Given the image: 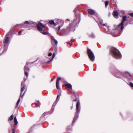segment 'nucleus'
<instances>
[{"label":"nucleus","instance_id":"3","mask_svg":"<svg viewBox=\"0 0 133 133\" xmlns=\"http://www.w3.org/2000/svg\"><path fill=\"white\" fill-rule=\"evenodd\" d=\"M133 20V18L130 17L129 16H127L125 15L123 16L121 22L117 25V27L118 29H120L122 30L124 28L123 26L124 23L126 21H128L130 23Z\"/></svg>","mask_w":133,"mask_h":133},{"label":"nucleus","instance_id":"37","mask_svg":"<svg viewBox=\"0 0 133 133\" xmlns=\"http://www.w3.org/2000/svg\"><path fill=\"white\" fill-rule=\"evenodd\" d=\"M73 107L72 106L71 107V108H70V109L71 110L72 109V108H73Z\"/></svg>","mask_w":133,"mask_h":133},{"label":"nucleus","instance_id":"44","mask_svg":"<svg viewBox=\"0 0 133 133\" xmlns=\"http://www.w3.org/2000/svg\"><path fill=\"white\" fill-rule=\"evenodd\" d=\"M28 30H30V28H29L28 29Z\"/></svg>","mask_w":133,"mask_h":133},{"label":"nucleus","instance_id":"12","mask_svg":"<svg viewBox=\"0 0 133 133\" xmlns=\"http://www.w3.org/2000/svg\"><path fill=\"white\" fill-rule=\"evenodd\" d=\"M22 24V26L23 28H26L27 27V25H30L31 24H33L34 25H35L36 24V23L34 22L31 21L30 22H29L28 21H26L24 23H23Z\"/></svg>","mask_w":133,"mask_h":133},{"label":"nucleus","instance_id":"26","mask_svg":"<svg viewBox=\"0 0 133 133\" xmlns=\"http://www.w3.org/2000/svg\"><path fill=\"white\" fill-rule=\"evenodd\" d=\"M128 15L132 17H133V13H129L128 14Z\"/></svg>","mask_w":133,"mask_h":133},{"label":"nucleus","instance_id":"43","mask_svg":"<svg viewBox=\"0 0 133 133\" xmlns=\"http://www.w3.org/2000/svg\"><path fill=\"white\" fill-rule=\"evenodd\" d=\"M71 41H72V42H73V41H73V40H72V39H71Z\"/></svg>","mask_w":133,"mask_h":133},{"label":"nucleus","instance_id":"19","mask_svg":"<svg viewBox=\"0 0 133 133\" xmlns=\"http://www.w3.org/2000/svg\"><path fill=\"white\" fill-rule=\"evenodd\" d=\"M22 24H17L14 27V28H22Z\"/></svg>","mask_w":133,"mask_h":133},{"label":"nucleus","instance_id":"8","mask_svg":"<svg viewBox=\"0 0 133 133\" xmlns=\"http://www.w3.org/2000/svg\"><path fill=\"white\" fill-rule=\"evenodd\" d=\"M36 26L37 30L43 35H46L49 34L48 32L43 31V29L44 28V26L42 23L40 22L38 24L36 25Z\"/></svg>","mask_w":133,"mask_h":133},{"label":"nucleus","instance_id":"18","mask_svg":"<svg viewBox=\"0 0 133 133\" xmlns=\"http://www.w3.org/2000/svg\"><path fill=\"white\" fill-rule=\"evenodd\" d=\"M59 95H57V98H56V101L55 102L53 103V105H52V107L55 106H56V105L58 101L59 100V98L58 99H58L59 98Z\"/></svg>","mask_w":133,"mask_h":133},{"label":"nucleus","instance_id":"24","mask_svg":"<svg viewBox=\"0 0 133 133\" xmlns=\"http://www.w3.org/2000/svg\"><path fill=\"white\" fill-rule=\"evenodd\" d=\"M51 39L52 40H53V39L52 38ZM53 40L54 41V42L55 43V44L56 45H57V44H58V41H57L56 39L55 38H54L53 39Z\"/></svg>","mask_w":133,"mask_h":133},{"label":"nucleus","instance_id":"21","mask_svg":"<svg viewBox=\"0 0 133 133\" xmlns=\"http://www.w3.org/2000/svg\"><path fill=\"white\" fill-rule=\"evenodd\" d=\"M99 21L100 24L102 26H106V25H107V24H103V21L102 19H100Z\"/></svg>","mask_w":133,"mask_h":133},{"label":"nucleus","instance_id":"22","mask_svg":"<svg viewBox=\"0 0 133 133\" xmlns=\"http://www.w3.org/2000/svg\"><path fill=\"white\" fill-rule=\"evenodd\" d=\"M14 120L15 124V125H17L18 123V122L17 119L16 118V117H14Z\"/></svg>","mask_w":133,"mask_h":133},{"label":"nucleus","instance_id":"1","mask_svg":"<svg viewBox=\"0 0 133 133\" xmlns=\"http://www.w3.org/2000/svg\"><path fill=\"white\" fill-rule=\"evenodd\" d=\"M114 76L118 78H125L129 81H131L132 80L131 75L127 72H125L123 74L122 72L118 70H116L115 72H112Z\"/></svg>","mask_w":133,"mask_h":133},{"label":"nucleus","instance_id":"42","mask_svg":"<svg viewBox=\"0 0 133 133\" xmlns=\"http://www.w3.org/2000/svg\"><path fill=\"white\" fill-rule=\"evenodd\" d=\"M24 81H25V80H26V79H25V78H24Z\"/></svg>","mask_w":133,"mask_h":133},{"label":"nucleus","instance_id":"23","mask_svg":"<svg viewBox=\"0 0 133 133\" xmlns=\"http://www.w3.org/2000/svg\"><path fill=\"white\" fill-rule=\"evenodd\" d=\"M89 36L91 37L92 38H95V35L93 33H91V34H90L89 35Z\"/></svg>","mask_w":133,"mask_h":133},{"label":"nucleus","instance_id":"6","mask_svg":"<svg viewBox=\"0 0 133 133\" xmlns=\"http://www.w3.org/2000/svg\"><path fill=\"white\" fill-rule=\"evenodd\" d=\"M21 93L19 96V98L17 101L16 104V107H17L18 106V104L19 102L20 101V98H22L24 96L26 92V91H24L23 93V94H22V92L24 91V90L25 89L26 87L25 85V84L24 81H23L21 82Z\"/></svg>","mask_w":133,"mask_h":133},{"label":"nucleus","instance_id":"16","mask_svg":"<svg viewBox=\"0 0 133 133\" xmlns=\"http://www.w3.org/2000/svg\"><path fill=\"white\" fill-rule=\"evenodd\" d=\"M113 15L116 18H117L118 17V14L116 11H114L113 12Z\"/></svg>","mask_w":133,"mask_h":133},{"label":"nucleus","instance_id":"9","mask_svg":"<svg viewBox=\"0 0 133 133\" xmlns=\"http://www.w3.org/2000/svg\"><path fill=\"white\" fill-rule=\"evenodd\" d=\"M8 34H7L5 36L4 41V49L3 51V52H5L7 50L8 47V45L7 44L9 41V38L8 37Z\"/></svg>","mask_w":133,"mask_h":133},{"label":"nucleus","instance_id":"35","mask_svg":"<svg viewBox=\"0 0 133 133\" xmlns=\"http://www.w3.org/2000/svg\"><path fill=\"white\" fill-rule=\"evenodd\" d=\"M12 133H15V131L12 129Z\"/></svg>","mask_w":133,"mask_h":133},{"label":"nucleus","instance_id":"36","mask_svg":"<svg viewBox=\"0 0 133 133\" xmlns=\"http://www.w3.org/2000/svg\"><path fill=\"white\" fill-rule=\"evenodd\" d=\"M46 114V112H45L42 115V116H44L45 114Z\"/></svg>","mask_w":133,"mask_h":133},{"label":"nucleus","instance_id":"5","mask_svg":"<svg viewBox=\"0 0 133 133\" xmlns=\"http://www.w3.org/2000/svg\"><path fill=\"white\" fill-rule=\"evenodd\" d=\"M76 112L73 118L72 123V126H73L74 125V124L75 123V122L77 120L78 117L79 112L80 110V103L79 101L76 104Z\"/></svg>","mask_w":133,"mask_h":133},{"label":"nucleus","instance_id":"17","mask_svg":"<svg viewBox=\"0 0 133 133\" xmlns=\"http://www.w3.org/2000/svg\"><path fill=\"white\" fill-rule=\"evenodd\" d=\"M48 24L49 25H54V26H56L57 25L55 23L54 21L52 20L50 21L48 23Z\"/></svg>","mask_w":133,"mask_h":133},{"label":"nucleus","instance_id":"13","mask_svg":"<svg viewBox=\"0 0 133 133\" xmlns=\"http://www.w3.org/2000/svg\"><path fill=\"white\" fill-rule=\"evenodd\" d=\"M60 23H61V24L59 26L57 29V34H59V30H60V28L62 27L63 26L64 23V22L63 21L60 20Z\"/></svg>","mask_w":133,"mask_h":133},{"label":"nucleus","instance_id":"28","mask_svg":"<svg viewBox=\"0 0 133 133\" xmlns=\"http://www.w3.org/2000/svg\"><path fill=\"white\" fill-rule=\"evenodd\" d=\"M129 85L131 88H133V83L132 82H130Z\"/></svg>","mask_w":133,"mask_h":133},{"label":"nucleus","instance_id":"27","mask_svg":"<svg viewBox=\"0 0 133 133\" xmlns=\"http://www.w3.org/2000/svg\"><path fill=\"white\" fill-rule=\"evenodd\" d=\"M109 2L108 1H106L105 3V6L106 7L109 4Z\"/></svg>","mask_w":133,"mask_h":133},{"label":"nucleus","instance_id":"10","mask_svg":"<svg viewBox=\"0 0 133 133\" xmlns=\"http://www.w3.org/2000/svg\"><path fill=\"white\" fill-rule=\"evenodd\" d=\"M87 52L90 60L92 61H94L95 59V56L92 51L90 49L88 48Z\"/></svg>","mask_w":133,"mask_h":133},{"label":"nucleus","instance_id":"45","mask_svg":"<svg viewBox=\"0 0 133 133\" xmlns=\"http://www.w3.org/2000/svg\"><path fill=\"white\" fill-rule=\"evenodd\" d=\"M116 36V35H114V36Z\"/></svg>","mask_w":133,"mask_h":133},{"label":"nucleus","instance_id":"7","mask_svg":"<svg viewBox=\"0 0 133 133\" xmlns=\"http://www.w3.org/2000/svg\"><path fill=\"white\" fill-rule=\"evenodd\" d=\"M76 7L74 10L75 15V18L73 21V23L74 24H78L80 21V16L79 13L78 12L76 14Z\"/></svg>","mask_w":133,"mask_h":133},{"label":"nucleus","instance_id":"15","mask_svg":"<svg viewBox=\"0 0 133 133\" xmlns=\"http://www.w3.org/2000/svg\"><path fill=\"white\" fill-rule=\"evenodd\" d=\"M88 12L91 15H94L95 14V10L92 9H89L88 10Z\"/></svg>","mask_w":133,"mask_h":133},{"label":"nucleus","instance_id":"40","mask_svg":"<svg viewBox=\"0 0 133 133\" xmlns=\"http://www.w3.org/2000/svg\"><path fill=\"white\" fill-rule=\"evenodd\" d=\"M127 25V24L125 25V24L124 25L125 26H126Z\"/></svg>","mask_w":133,"mask_h":133},{"label":"nucleus","instance_id":"41","mask_svg":"<svg viewBox=\"0 0 133 133\" xmlns=\"http://www.w3.org/2000/svg\"><path fill=\"white\" fill-rule=\"evenodd\" d=\"M108 30H109V26H108Z\"/></svg>","mask_w":133,"mask_h":133},{"label":"nucleus","instance_id":"20","mask_svg":"<svg viewBox=\"0 0 133 133\" xmlns=\"http://www.w3.org/2000/svg\"><path fill=\"white\" fill-rule=\"evenodd\" d=\"M65 86L69 89H72V86L70 84H65Z\"/></svg>","mask_w":133,"mask_h":133},{"label":"nucleus","instance_id":"30","mask_svg":"<svg viewBox=\"0 0 133 133\" xmlns=\"http://www.w3.org/2000/svg\"><path fill=\"white\" fill-rule=\"evenodd\" d=\"M55 54L54 53H53L52 54V58L51 59V60H52L53 58L55 57Z\"/></svg>","mask_w":133,"mask_h":133},{"label":"nucleus","instance_id":"32","mask_svg":"<svg viewBox=\"0 0 133 133\" xmlns=\"http://www.w3.org/2000/svg\"><path fill=\"white\" fill-rule=\"evenodd\" d=\"M70 127V128H71V127L70 126L69 127H68L67 128V129L69 130H71V128H69Z\"/></svg>","mask_w":133,"mask_h":133},{"label":"nucleus","instance_id":"2","mask_svg":"<svg viewBox=\"0 0 133 133\" xmlns=\"http://www.w3.org/2000/svg\"><path fill=\"white\" fill-rule=\"evenodd\" d=\"M78 24H74L73 23V21L72 23L69 24V26H68L66 28L62 29L61 31V33L63 35H66L70 32L73 31L74 32L75 30V27H77Z\"/></svg>","mask_w":133,"mask_h":133},{"label":"nucleus","instance_id":"39","mask_svg":"<svg viewBox=\"0 0 133 133\" xmlns=\"http://www.w3.org/2000/svg\"><path fill=\"white\" fill-rule=\"evenodd\" d=\"M66 20L67 21H70V19H66Z\"/></svg>","mask_w":133,"mask_h":133},{"label":"nucleus","instance_id":"11","mask_svg":"<svg viewBox=\"0 0 133 133\" xmlns=\"http://www.w3.org/2000/svg\"><path fill=\"white\" fill-rule=\"evenodd\" d=\"M28 62H26L25 65V66L24 69L25 72V75L26 76V78H27L28 76V72L29 71V69L28 67Z\"/></svg>","mask_w":133,"mask_h":133},{"label":"nucleus","instance_id":"29","mask_svg":"<svg viewBox=\"0 0 133 133\" xmlns=\"http://www.w3.org/2000/svg\"><path fill=\"white\" fill-rule=\"evenodd\" d=\"M23 29H21V30H20L19 31V32H18V34L19 35H20L22 33V31H23Z\"/></svg>","mask_w":133,"mask_h":133},{"label":"nucleus","instance_id":"14","mask_svg":"<svg viewBox=\"0 0 133 133\" xmlns=\"http://www.w3.org/2000/svg\"><path fill=\"white\" fill-rule=\"evenodd\" d=\"M61 79L60 77H59L57 80L56 83V87L57 89H60L59 88V81Z\"/></svg>","mask_w":133,"mask_h":133},{"label":"nucleus","instance_id":"34","mask_svg":"<svg viewBox=\"0 0 133 133\" xmlns=\"http://www.w3.org/2000/svg\"><path fill=\"white\" fill-rule=\"evenodd\" d=\"M52 54L51 52L49 53L48 54V56H50L52 55Z\"/></svg>","mask_w":133,"mask_h":133},{"label":"nucleus","instance_id":"33","mask_svg":"<svg viewBox=\"0 0 133 133\" xmlns=\"http://www.w3.org/2000/svg\"><path fill=\"white\" fill-rule=\"evenodd\" d=\"M52 60H51V59L50 60H49L48 61H47L46 62V63L47 64L49 63L50 62H51Z\"/></svg>","mask_w":133,"mask_h":133},{"label":"nucleus","instance_id":"38","mask_svg":"<svg viewBox=\"0 0 133 133\" xmlns=\"http://www.w3.org/2000/svg\"><path fill=\"white\" fill-rule=\"evenodd\" d=\"M74 101H77V99H75L74 100Z\"/></svg>","mask_w":133,"mask_h":133},{"label":"nucleus","instance_id":"31","mask_svg":"<svg viewBox=\"0 0 133 133\" xmlns=\"http://www.w3.org/2000/svg\"><path fill=\"white\" fill-rule=\"evenodd\" d=\"M35 105L36 107H39V105H38V104L36 103H35Z\"/></svg>","mask_w":133,"mask_h":133},{"label":"nucleus","instance_id":"4","mask_svg":"<svg viewBox=\"0 0 133 133\" xmlns=\"http://www.w3.org/2000/svg\"><path fill=\"white\" fill-rule=\"evenodd\" d=\"M110 54L114 58L116 59H120L121 57V55L119 51L117 49L112 47L110 50Z\"/></svg>","mask_w":133,"mask_h":133},{"label":"nucleus","instance_id":"25","mask_svg":"<svg viewBox=\"0 0 133 133\" xmlns=\"http://www.w3.org/2000/svg\"><path fill=\"white\" fill-rule=\"evenodd\" d=\"M13 115H11L10 117L9 118V120H10V121H12V120H13Z\"/></svg>","mask_w":133,"mask_h":133}]
</instances>
